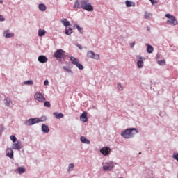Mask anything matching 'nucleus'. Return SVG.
Segmentation results:
<instances>
[{"mask_svg": "<svg viewBox=\"0 0 178 178\" xmlns=\"http://www.w3.org/2000/svg\"><path fill=\"white\" fill-rule=\"evenodd\" d=\"M118 88H119V90H123V86H122L121 83H118Z\"/></svg>", "mask_w": 178, "mask_h": 178, "instance_id": "f704fd0d", "label": "nucleus"}, {"mask_svg": "<svg viewBox=\"0 0 178 178\" xmlns=\"http://www.w3.org/2000/svg\"><path fill=\"white\" fill-rule=\"evenodd\" d=\"M44 86H48V84H49V80H44Z\"/></svg>", "mask_w": 178, "mask_h": 178, "instance_id": "ea45409f", "label": "nucleus"}, {"mask_svg": "<svg viewBox=\"0 0 178 178\" xmlns=\"http://www.w3.org/2000/svg\"><path fill=\"white\" fill-rule=\"evenodd\" d=\"M126 5L127 6H134L135 3L134 2H131V1H126Z\"/></svg>", "mask_w": 178, "mask_h": 178, "instance_id": "393cba45", "label": "nucleus"}, {"mask_svg": "<svg viewBox=\"0 0 178 178\" xmlns=\"http://www.w3.org/2000/svg\"><path fill=\"white\" fill-rule=\"evenodd\" d=\"M42 131H43V133H49V131H50V129L48 125H45V124H43L42 125Z\"/></svg>", "mask_w": 178, "mask_h": 178, "instance_id": "2eb2a0df", "label": "nucleus"}, {"mask_svg": "<svg viewBox=\"0 0 178 178\" xmlns=\"http://www.w3.org/2000/svg\"><path fill=\"white\" fill-rule=\"evenodd\" d=\"M72 33V29L71 27H69V29H65V34H67L70 35Z\"/></svg>", "mask_w": 178, "mask_h": 178, "instance_id": "a878e982", "label": "nucleus"}, {"mask_svg": "<svg viewBox=\"0 0 178 178\" xmlns=\"http://www.w3.org/2000/svg\"><path fill=\"white\" fill-rule=\"evenodd\" d=\"M151 2H152V3H156V0H149Z\"/></svg>", "mask_w": 178, "mask_h": 178, "instance_id": "37998d69", "label": "nucleus"}, {"mask_svg": "<svg viewBox=\"0 0 178 178\" xmlns=\"http://www.w3.org/2000/svg\"><path fill=\"white\" fill-rule=\"evenodd\" d=\"M45 33H46V31L45 30H42L41 29L38 31V35L40 37H42V35H44Z\"/></svg>", "mask_w": 178, "mask_h": 178, "instance_id": "b1692460", "label": "nucleus"}, {"mask_svg": "<svg viewBox=\"0 0 178 178\" xmlns=\"http://www.w3.org/2000/svg\"><path fill=\"white\" fill-rule=\"evenodd\" d=\"M3 0H0V3H3Z\"/></svg>", "mask_w": 178, "mask_h": 178, "instance_id": "c03bdc74", "label": "nucleus"}, {"mask_svg": "<svg viewBox=\"0 0 178 178\" xmlns=\"http://www.w3.org/2000/svg\"><path fill=\"white\" fill-rule=\"evenodd\" d=\"M24 84H33V80H26L24 81Z\"/></svg>", "mask_w": 178, "mask_h": 178, "instance_id": "c756f323", "label": "nucleus"}, {"mask_svg": "<svg viewBox=\"0 0 178 178\" xmlns=\"http://www.w3.org/2000/svg\"><path fill=\"white\" fill-rule=\"evenodd\" d=\"M70 59L71 60V62L73 65H75L79 69L82 70L84 69L83 65L80 63L79 59L77 58H75V56H70Z\"/></svg>", "mask_w": 178, "mask_h": 178, "instance_id": "20e7f679", "label": "nucleus"}, {"mask_svg": "<svg viewBox=\"0 0 178 178\" xmlns=\"http://www.w3.org/2000/svg\"><path fill=\"white\" fill-rule=\"evenodd\" d=\"M54 57L55 58H65L66 52L63 51V49H57L56 52H54Z\"/></svg>", "mask_w": 178, "mask_h": 178, "instance_id": "0eeeda50", "label": "nucleus"}, {"mask_svg": "<svg viewBox=\"0 0 178 178\" xmlns=\"http://www.w3.org/2000/svg\"><path fill=\"white\" fill-rule=\"evenodd\" d=\"M38 60L41 62V63H45L48 61V58L45 56V55H40L38 56Z\"/></svg>", "mask_w": 178, "mask_h": 178, "instance_id": "f8f14e48", "label": "nucleus"}, {"mask_svg": "<svg viewBox=\"0 0 178 178\" xmlns=\"http://www.w3.org/2000/svg\"><path fill=\"white\" fill-rule=\"evenodd\" d=\"M165 17H168L169 19L166 22V23H168V24H172V26H176V24H177L178 22H177L175 16L170 15V13H166Z\"/></svg>", "mask_w": 178, "mask_h": 178, "instance_id": "7ed1b4c3", "label": "nucleus"}, {"mask_svg": "<svg viewBox=\"0 0 178 178\" xmlns=\"http://www.w3.org/2000/svg\"><path fill=\"white\" fill-rule=\"evenodd\" d=\"M87 115L88 114L86 111H83V113H82L81 115L80 116V119L82 120V122H83V123H85V122H88Z\"/></svg>", "mask_w": 178, "mask_h": 178, "instance_id": "ddd939ff", "label": "nucleus"}, {"mask_svg": "<svg viewBox=\"0 0 178 178\" xmlns=\"http://www.w3.org/2000/svg\"><path fill=\"white\" fill-rule=\"evenodd\" d=\"M0 20L1 22H3L5 20V17L2 15H0Z\"/></svg>", "mask_w": 178, "mask_h": 178, "instance_id": "58836bf2", "label": "nucleus"}, {"mask_svg": "<svg viewBox=\"0 0 178 178\" xmlns=\"http://www.w3.org/2000/svg\"><path fill=\"white\" fill-rule=\"evenodd\" d=\"M134 45H136V42H131V43L130 44V47H131V48H133V47H134Z\"/></svg>", "mask_w": 178, "mask_h": 178, "instance_id": "a19ab883", "label": "nucleus"}, {"mask_svg": "<svg viewBox=\"0 0 178 178\" xmlns=\"http://www.w3.org/2000/svg\"><path fill=\"white\" fill-rule=\"evenodd\" d=\"M61 22L64 24V26H70V22H69V20H67V19H65V21L61 20Z\"/></svg>", "mask_w": 178, "mask_h": 178, "instance_id": "bb28decb", "label": "nucleus"}, {"mask_svg": "<svg viewBox=\"0 0 178 178\" xmlns=\"http://www.w3.org/2000/svg\"><path fill=\"white\" fill-rule=\"evenodd\" d=\"M63 68L67 70V72H70V69H68V67H66V66H63Z\"/></svg>", "mask_w": 178, "mask_h": 178, "instance_id": "79ce46f5", "label": "nucleus"}, {"mask_svg": "<svg viewBox=\"0 0 178 178\" xmlns=\"http://www.w3.org/2000/svg\"><path fill=\"white\" fill-rule=\"evenodd\" d=\"M149 16H151V13H148V12L145 13V19H148V17H149Z\"/></svg>", "mask_w": 178, "mask_h": 178, "instance_id": "72a5a7b5", "label": "nucleus"}, {"mask_svg": "<svg viewBox=\"0 0 178 178\" xmlns=\"http://www.w3.org/2000/svg\"><path fill=\"white\" fill-rule=\"evenodd\" d=\"M81 141H82V143H85L86 145H90V140L89 139H86L85 136H81Z\"/></svg>", "mask_w": 178, "mask_h": 178, "instance_id": "f3484780", "label": "nucleus"}, {"mask_svg": "<svg viewBox=\"0 0 178 178\" xmlns=\"http://www.w3.org/2000/svg\"><path fill=\"white\" fill-rule=\"evenodd\" d=\"M39 9L42 11L46 10L47 6L46 5H44V3H40Z\"/></svg>", "mask_w": 178, "mask_h": 178, "instance_id": "4be33fe9", "label": "nucleus"}, {"mask_svg": "<svg viewBox=\"0 0 178 178\" xmlns=\"http://www.w3.org/2000/svg\"><path fill=\"white\" fill-rule=\"evenodd\" d=\"M173 159H175V160H177L178 161V153L177 154L173 155Z\"/></svg>", "mask_w": 178, "mask_h": 178, "instance_id": "4c0bfd02", "label": "nucleus"}, {"mask_svg": "<svg viewBox=\"0 0 178 178\" xmlns=\"http://www.w3.org/2000/svg\"><path fill=\"white\" fill-rule=\"evenodd\" d=\"M10 140H12V141H13L15 143L17 140V138H16V136H15V135H11Z\"/></svg>", "mask_w": 178, "mask_h": 178, "instance_id": "473e14b6", "label": "nucleus"}, {"mask_svg": "<svg viewBox=\"0 0 178 178\" xmlns=\"http://www.w3.org/2000/svg\"><path fill=\"white\" fill-rule=\"evenodd\" d=\"M158 63L159 65H165V60L164 59L161 60H158Z\"/></svg>", "mask_w": 178, "mask_h": 178, "instance_id": "2f4dec72", "label": "nucleus"}, {"mask_svg": "<svg viewBox=\"0 0 178 178\" xmlns=\"http://www.w3.org/2000/svg\"><path fill=\"white\" fill-rule=\"evenodd\" d=\"M46 117H42V118H30L28 121H26V124L31 126V124H35V123H39V122H43L46 120Z\"/></svg>", "mask_w": 178, "mask_h": 178, "instance_id": "39448f33", "label": "nucleus"}, {"mask_svg": "<svg viewBox=\"0 0 178 178\" xmlns=\"http://www.w3.org/2000/svg\"><path fill=\"white\" fill-rule=\"evenodd\" d=\"M44 106L50 107V106H51V102H50V101H46V99H44Z\"/></svg>", "mask_w": 178, "mask_h": 178, "instance_id": "c85d7f7f", "label": "nucleus"}, {"mask_svg": "<svg viewBox=\"0 0 178 178\" xmlns=\"http://www.w3.org/2000/svg\"><path fill=\"white\" fill-rule=\"evenodd\" d=\"M74 168V164H70L68 167V171H73Z\"/></svg>", "mask_w": 178, "mask_h": 178, "instance_id": "7c9ffc66", "label": "nucleus"}, {"mask_svg": "<svg viewBox=\"0 0 178 178\" xmlns=\"http://www.w3.org/2000/svg\"><path fill=\"white\" fill-rule=\"evenodd\" d=\"M137 65L138 67H143V66H144V60H143V59H140V60H138Z\"/></svg>", "mask_w": 178, "mask_h": 178, "instance_id": "5701e85b", "label": "nucleus"}, {"mask_svg": "<svg viewBox=\"0 0 178 178\" xmlns=\"http://www.w3.org/2000/svg\"><path fill=\"white\" fill-rule=\"evenodd\" d=\"M81 7H82V5L80 3L79 1L76 0L74 5V9H80V8Z\"/></svg>", "mask_w": 178, "mask_h": 178, "instance_id": "a211bd4d", "label": "nucleus"}, {"mask_svg": "<svg viewBox=\"0 0 178 178\" xmlns=\"http://www.w3.org/2000/svg\"><path fill=\"white\" fill-rule=\"evenodd\" d=\"M147 51L149 54H152L154 51V47H152V45H149V44H147Z\"/></svg>", "mask_w": 178, "mask_h": 178, "instance_id": "412c9836", "label": "nucleus"}, {"mask_svg": "<svg viewBox=\"0 0 178 178\" xmlns=\"http://www.w3.org/2000/svg\"><path fill=\"white\" fill-rule=\"evenodd\" d=\"M137 133H138V131L136 128H128V129H125L124 132H122L121 134L124 138H131V137H134V134H137Z\"/></svg>", "mask_w": 178, "mask_h": 178, "instance_id": "f257e3e1", "label": "nucleus"}, {"mask_svg": "<svg viewBox=\"0 0 178 178\" xmlns=\"http://www.w3.org/2000/svg\"><path fill=\"white\" fill-rule=\"evenodd\" d=\"M81 8L82 9H85L86 10L92 11L94 10V8L92 5L89 2L88 0H82L81 1Z\"/></svg>", "mask_w": 178, "mask_h": 178, "instance_id": "f03ea898", "label": "nucleus"}, {"mask_svg": "<svg viewBox=\"0 0 178 178\" xmlns=\"http://www.w3.org/2000/svg\"><path fill=\"white\" fill-rule=\"evenodd\" d=\"M35 99L37 101H39V102H44L46 99L45 95L42 94V92H40V91H37L34 95Z\"/></svg>", "mask_w": 178, "mask_h": 178, "instance_id": "423d86ee", "label": "nucleus"}, {"mask_svg": "<svg viewBox=\"0 0 178 178\" xmlns=\"http://www.w3.org/2000/svg\"><path fill=\"white\" fill-rule=\"evenodd\" d=\"M13 150H21L22 149V142H17V143H13L12 145Z\"/></svg>", "mask_w": 178, "mask_h": 178, "instance_id": "9d476101", "label": "nucleus"}, {"mask_svg": "<svg viewBox=\"0 0 178 178\" xmlns=\"http://www.w3.org/2000/svg\"><path fill=\"white\" fill-rule=\"evenodd\" d=\"M53 115H54L57 119H61V118H64V114H63V113H53Z\"/></svg>", "mask_w": 178, "mask_h": 178, "instance_id": "6ab92c4d", "label": "nucleus"}, {"mask_svg": "<svg viewBox=\"0 0 178 178\" xmlns=\"http://www.w3.org/2000/svg\"><path fill=\"white\" fill-rule=\"evenodd\" d=\"M87 56L88 58H92L93 59H100L99 54H95L93 51H88Z\"/></svg>", "mask_w": 178, "mask_h": 178, "instance_id": "1a4fd4ad", "label": "nucleus"}, {"mask_svg": "<svg viewBox=\"0 0 178 178\" xmlns=\"http://www.w3.org/2000/svg\"><path fill=\"white\" fill-rule=\"evenodd\" d=\"M76 29H78L79 31H81V30H83L82 27H80L79 24H76Z\"/></svg>", "mask_w": 178, "mask_h": 178, "instance_id": "e433bc0d", "label": "nucleus"}, {"mask_svg": "<svg viewBox=\"0 0 178 178\" xmlns=\"http://www.w3.org/2000/svg\"><path fill=\"white\" fill-rule=\"evenodd\" d=\"M114 167L115 165L112 162L105 163L104 165H103V170L104 171H111Z\"/></svg>", "mask_w": 178, "mask_h": 178, "instance_id": "6e6552de", "label": "nucleus"}, {"mask_svg": "<svg viewBox=\"0 0 178 178\" xmlns=\"http://www.w3.org/2000/svg\"><path fill=\"white\" fill-rule=\"evenodd\" d=\"M3 35L7 38L14 36V33H9V30H5V31L3 32Z\"/></svg>", "mask_w": 178, "mask_h": 178, "instance_id": "dca6fc26", "label": "nucleus"}, {"mask_svg": "<svg viewBox=\"0 0 178 178\" xmlns=\"http://www.w3.org/2000/svg\"><path fill=\"white\" fill-rule=\"evenodd\" d=\"M13 149H7L6 150V156L7 157H10V159H13L14 156Z\"/></svg>", "mask_w": 178, "mask_h": 178, "instance_id": "4468645a", "label": "nucleus"}, {"mask_svg": "<svg viewBox=\"0 0 178 178\" xmlns=\"http://www.w3.org/2000/svg\"><path fill=\"white\" fill-rule=\"evenodd\" d=\"M5 105H7L8 106L10 105H13V102L10 98H5Z\"/></svg>", "mask_w": 178, "mask_h": 178, "instance_id": "aec40b11", "label": "nucleus"}, {"mask_svg": "<svg viewBox=\"0 0 178 178\" xmlns=\"http://www.w3.org/2000/svg\"><path fill=\"white\" fill-rule=\"evenodd\" d=\"M137 58L139 59V60H141V59L145 60V58L141 56V55H138Z\"/></svg>", "mask_w": 178, "mask_h": 178, "instance_id": "c9c22d12", "label": "nucleus"}, {"mask_svg": "<svg viewBox=\"0 0 178 178\" xmlns=\"http://www.w3.org/2000/svg\"><path fill=\"white\" fill-rule=\"evenodd\" d=\"M100 152L104 156H108V154L111 153V149L109 147H102V149L100 150Z\"/></svg>", "mask_w": 178, "mask_h": 178, "instance_id": "9b49d317", "label": "nucleus"}, {"mask_svg": "<svg viewBox=\"0 0 178 178\" xmlns=\"http://www.w3.org/2000/svg\"><path fill=\"white\" fill-rule=\"evenodd\" d=\"M17 171L19 172V174H24L26 170L23 167H19V168L17 169Z\"/></svg>", "mask_w": 178, "mask_h": 178, "instance_id": "cd10ccee", "label": "nucleus"}]
</instances>
